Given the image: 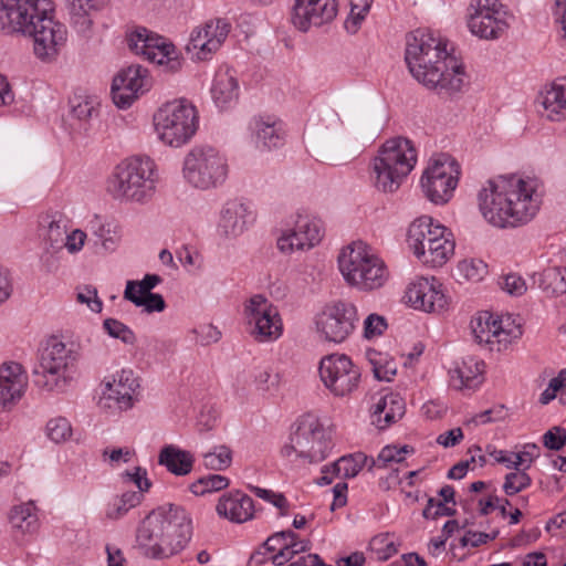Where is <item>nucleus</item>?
Masks as SVG:
<instances>
[{
    "instance_id": "nucleus-1",
    "label": "nucleus",
    "mask_w": 566,
    "mask_h": 566,
    "mask_svg": "<svg viewBox=\"0 0 566 566\" xmlns=\"http://www.w3.org/2000/svg\"><path fill=\"white\" fill-rule=\"evenodd\" d=\"M405 60L412 76L439 94L453 95L469 85L464 65L447 51V41L416 30L407 36Z\"/></svg>"
},
{
    "instance_id": "nucleus-2",
    "label": "nucleus",
    "mask_w": 566,
    "mask_h": 566,
    "mask_svg": "<svg viewBox=\"0 0 566 566\" xmlns=\"http://www.w3.org/2000/svg\"><path fill=\"white\" fill-rule=\"evenodd\" d=\"M538 181L517 176L489 179L478 192V207L483 218L501 229L528 223L537 213L541 197Z\"/></svg>"
},
{
    "instance_id": "nucleus-3",
    "label": "nucleus",
    "mask_w": 566,
    "mask_h": 566,
    "mask_svg": "<svg viewBox=\"0 0 566 566\" xmlns=\"http://www.w3.org/2000/svg\"><path fill=\"white\" fill-rule=\"evenodd\" d=\"M192 536V521L187 511L167 504L153 510L136 530V546L151 559H166L180 553Z\"/></svg>"
},
{
    "instance_id": "nucleus-4",
    "label": "nucleus",
    "mask_w": 566,
    "mask_h": 566,
    "mask_svg": "<svg viewBox=\"0 0 566 566\" xmlns=\"http://www.w3.org/2000/svg\"><path fill=\"white\" fill-rule=\"evenodd\" d=\"M156 165L149 157H130L115 166L106 192L120 202L148 201L156 190Z\"/></svg>"
},
{
    "instance_id": "nucleus-5",
    "label": "nucleus",
    "mask_w": 566,
    "mask_h": 566,
    "mask_svg": "<svg viewBox=\"0 0 566 566\" xmlns=\"http://www.w3.org/2000/svg\"><path fill=\"white\" fill-rule=\"evenodd\" d=\"M417 164V150L405 137L385 142L370 164V180L382 192H395Z\"/></svg>"
},
{
    "instance_id": "nucleus-6",
    "label": "nucleus",
    "mask_w": 566,
    "mask_h": 566,
    "mask_svg": "<svg viewBox=\"0 0 566 566\" xmlns=\"http://www.w3.org/2000/svg\"><path fill=\"white\" fill-rule=\"evenodd\" d=\"M337 261L345 282L358 291H375L388 281L389 271L385 262L363 241L343 248Z\"/></svg>"
},
{
    "instance_id": "nucleus-7",
    "label": "nucleus",
    "mask_w": 566,
    "mask_h": 566,
    "mask_svg": "<svg viewBox=\"0 0 566 566\" xmlns=\"http://www.w3.org/2000/svg\"><path fill=\"white\" fill-rule=\"evenodd\" d=\"M340 124L338 114L332 112L307 126L304 135L307 151L317 161L336 166L361 153L360 145L334 138L333 133L339 129Z\"/></svg>"
},
{
    "instance_id": "nucleus-8",
    "label": "nucleus",
    "mask_w": 566,
    "mask_h": 566,
    "mask_svg": "<svg viewBox=\"0 0 566 566\" xmlns=\"http://www.w3.org/2000/svg\"><path fill=\"white\" fill-rule=\"evenodd\" d=\"M81 356L80 346L52 338L40 359L41 370H35V385L45 390H64L73 379V371Z\"/></svg>"
},
{
    "instance_id": "nucleus-9",
    "label": "nucleus",
    "mask_w": 566,
    "mask_h": 566,
    "mask_svg": "<svg viewBox=\"0 0 566 566\" xmlns=\"http://www.w3.org/2000/svg\"><path fill=\"white\" fill-rule=\"evenodd\" d=\"M153 120L158 139L176 148L195 136L199 124L196 107L184 98L165 103L156 111Z\"/></svg>"
},
{
    "instance_id": "nucleus-10",
    "label": "nucleus",
    "mask_w": 566,
    "mask_h": 566,
    "mask_svg": "<svg viewBox=\"0 0 566 566\" xmlns=\"http://www.w3.org/2000/svg\"><path fill=\"white\" fill-rule=\"evenodd\" d=\"M182 175L193 188L214 189L223 185L228 178V159L211 145H196L184 158Z\"/></svg>"
},
{
    "instance_id": "nucleus-11",
    "label": "nucleus",
    "mask_w": 566,
    "mask_h": 566,
    "mask_svg": "<svg viewBox=\"0 0 566 566\" xmlns=\"http://www.w3.org/2000/svg\"><path fill=\"white\" fill-rule=\"evenodd\" d=\"M331 447V441L318 419L304 417L298 421L289 443L281 449V453L292 462L298 459L311 463L321 462L327 457Z\"/></svg>"
},
{
    "instance_id": "nucleus-12",
    "label": "nucleus",
    "mask_w": 566,
    "mask_h": 566,
    "mask_svg": "<svg viewBox=\"0 0 566 566\" xmlns=\"http://www.w3.org/2000/svg\"><path fill=\"white\" fill-rule=\"evenodd\" d=\"M459 175V164L450 156L430 160L420 180L424 197L436 205L447 203L457 188Z\"/></svg>"
},
{
    "instance_id": "nucleus-13",
    "label": "nucleus",
    "mask_w": 566,
    "mask_h": 566,
    "mask_svg": "<svg viewBox=\"0 0 566 566\" xmlns=\"http://www.w3.org/2000/svg\"><path fill=\"white\" fill-rule=\"evenodd\" d=\"M45 12H53L51 0H0V31L7 35H27Z\"/></svg>"
},
{
    "instance_id": "nucleus-14",
    "label": "nucleus",
    "mask_w": 566,
    "mask_h": 566,
    "mask_svg": "<svg viewBox=\"0 0 566 566\" xmlns=\"http://www.w3.org/2000/svg\"><path fill=\"white\" fill-rule=\"evenodd\" d=\"M509 14L499 0H472L468 7V27L472 34L494 40L509 29Z\"/></svg>"
},
{
    "instance_id": "nucleus-15",
    "label": "nucleus",
    "mask_w": 566,
    "mask_h": 566,
    "mask_svg": "<svg viewBox=\"0 0 566 566\" xmlns=\"http://www.w3.org/2000/svg\"><path fill=\"white\" fill-rule=\"evenodd\" d=\"M358 312L354 303L336 301L325 305L316 317V329L327 342L343 343L356 327Z\"/></svg>"
},
{
    "instance_id": "nucleus-16",
    "label": "nucleus",
    "mask_w": 566,
    "mask_h": 566,
    "mask_svg": "<svg viewBox=\"0 0 566 566\" xmlns=\"http://www.w3.org/2000/svg\"><path fill=\"white\" fill-rule=\"evenodd\" d=\"M128 48L136 54L163 65L170 73L178 72L182 66L176 46L165 38L153 34L145 28H138L127 36Z\"/></svg>"
},
{
    "instance_id": "nucleus-17",
    "label": "nucleus",
    "mask_w": 566,
    "mask_h": 566,
    "mask_svg": "<svg viewBox=\"0 0 566 566\" xmlns=\"http://www.w3.org/2000/svg\"><path fill=\"white\" fill-rule=\"evenodd\" d=\"M319 377L324 386L335 397H346L357 390L360 370L344 354L325 356L319 363Z\"/></svg>"
},
{
    "instance_id": "nucleus-18",
    "label": "nucleus",
    "mask_w": 566,
    "mask_h": 566,
    "mask_svg": "<svg viewBox=\"0 0 566 566\" xmlns=\"http://www.w3.org/2000/svg\"><path fill=\"white\" fill-rule=\"evenodd\" d=\"M231 31L226 19L217 18L195 27L185 46L193 61H209L220 50Z\"/></svg>"
},
{
    "instance_id": "nucleus-19",
    "label": "nucleus",
    "mask_w": 566,
    "mask_h": 566,
    "mask_svg": "<svg viewBox=\"0 0 566 566\" xmlns=\"http://www.w3.org/2000/svg\"><path fill=\"white\" fill-rule=\"evenodd\" d=\"M471 328L479 344L488 345L491 350L501 352L522 335L521 327L511 322V317L493 318L489 313L480 314L471 321Z\"/></svg>"
},
{
    "instance_id": "nucleus-20",
    "label": "nucleus",
    "mask_w": 566,
    "mask_h": 566,
    "mask_svg": "<svg viewBox=\"0 0 566 566\" xmlns=\"http://www.w3.org/2000/svg\"><path fill=\"white\" fill-rule=\"evenodd\" d=\"M245 317L251 335L259 342H271L282 334V321L277 308L264 296L254 295L245 305Z\"/></svg>"
},
{
    "instance_id": "nucleus-21",
    "label": "nucleus",
    "mask_w": 566,
    "mask_h": 566,
    "mask_svg": "<svg viewBox=\"0 0 566 566\" xmlns=\"http://www.w3.org/2000/svg\"><path fill=\"white\" fill-rule=\"evenodd\" d=\"M153 81L147 69L133 64L122 69L113 78L111 93L114 104L128 108L151 88Z\"/></svg>"
},
{
    "instance_id": "nucleus-22",
    "label": "nucleus",
    "mask_w": 566,
    "mask_h": 566,
    "mask_svg": "<svg viewBox=\"0 0 566 566\" xmlns=\"http://www.w3.org/2000/svg\"><path fill=\"white\" fill-rule=\"evenodd\" d=\"M27 35L33 38L34 54L45 62L54 60L66 42V29L53 19L52 12L40 14L34 30H30Z\"/></svg>"
},
{
    "instance_id": "nucleus-23",
    "label": "nucleus",
    "mask_w": 566,
    "mask_h": 566,
    "mask_svg": "<svg viewBox=\"0 0 566 566\" xmlns=\"http://www.w3.org/2000/svg\"><path fill=\"white\" fill-rule=\"evenodd\" d=\"M139 379L132 369H122L106 380L99 403L119 411L130 409L138 400Z\"/></svg>"
},
{
    "instance_id": "nucleus-24",
    "label": "nucleus",
    "mask_w": 566,
    "mask_h": 566,
    "mask_svg": "<svg viewBox=\"0 0 566 566\" xmlns=\"http://www.w3.org/2000/svg\"><path fill=\"white\" fill-rule=\"evenodd\" d=\"M321 220L310 216H298L294 226L282 232L277 239V248L283 253L308 250L322 239Z\"/></svg>"
},
{
    "instance_id": "nucleus-25",
    "label": "nucleus",
    "mask_w": 566,
    "mask_h": 566,
    "mask_svg": "<svg viewBox=\"0 0 566 566\" xmlns=\"http://www.w3.org/2000/svg\"><path fill=\"white\" fill-rule=\"evenodd\" d=\"M337 0H295L291 22L300 31L332 22L337 15Z\"/></svg>"
},
{
    "instance_id": "nucleus-26",
    "label": "nucleus",
    "mask_w": 566,
    "mask_h": 566,
    "mask_svg": "<svg viewBox=\"0 0 566 566\" xmlns=\"http://www.w3.org/2000/svg\"><path fill=\"white\" fill-rule=\"evenodd\" d=\"M406 302L415 310L437 313L448 304L442 284L436 277H419L412 281L405 293Z\"/></svg>"
},
{
    "instance_id": "nucleus-27",
    "label": "nucleus",
    "mask_w": 566,
    "mask_h": 566,
    "mask_svg": "<svg viewBox=\"0 0 566 566\" xmlns=\"http://www.w3.org/2000/svg\"><path fill=\"white\" fill-rule=\"evenodd\" d=\"M251 142L260 151L279 149L285 144L286 132L280 119L274 117H255L249 125Z\"/></svg>"
},
{
    "instance_id": "nucleus-28",
    "label": "nucleus",
    "mask_w": 566,
    "mask_h": 566,
    "mask_svg": "<svg viewBox=\"0 0 566 566\" xmlns=\"http://www.w3.org/2000/svg\"><path fill=\"white\" fill-rule=\"evenodd\" d=\"M28 376L18 363H4L0 366V409L7 410L15 405L24 394Z\"/></svg>"
},
{
    "instance_id": "nucleus-29",
    "label": "nucleus",
    "mask_w": 566,
    "mask_h": 566,
    "mask_svg": "<svg viewBox=\"0 0 566 566\" xmlns=\"http://www.w3.org/2000/svg\"><path fill=\"white\" fill-rule=\"evenodd\" d=\"M255 219L252 206L241 200L228 201L221 210L218 229L226 238H237Z\"/></svg>"
},
{
    "instance_id": "nucleus-30",
    "label": "nucleus",
    "mask_w": 566,
    "mask_h": 566,
    "mask_svg": "<svg viewBox=\"0 0 566 566\" xmlns=\"http://www.w3.org/2000/svg\"><path fill=\"white\" fill-rule=\"evenodd\" d=\"M216 509L220 516L234 523L247 522L254 515L253 500L240 491L222 495Z\"/></svg>"
},
{
    "instance_id": "nucleus-31",
    "label": "nucleus",
    "mask_w": 566,
    "mask_h": 566,
    "mask_svg": "<svg viewBox=\"0 0 566 566\" xmlns=\"http://www.w3.org/2000/svg\"><path fill=\"white\" fill-rule=\"evenodd\" d=\"M543 116L551 122L566 118V76L558 77L541 93Z\"/></svg>"
},
{
    "instance_id": "nucleus-32",
    "label": "nucleus",
    "mask_w": 566,
    "mask_h": 566,
    "mask_svg": "<svg viewBox=\"0 0 566 566\" xmlns=\"http://www.w3.org/2000/svg\"><path fill=\"white\" fill-rule=\"evenodd\" d=\"M447 228L434 224L428 217H421L413 221L408 230V243L416 256L426 251L440 233H446Z\"/></svg>"
},
{
    "instance_id": "nucleus-33",
    "label": "nucleus",
    "mask_w": 566,
    "mask_h": 566,
    "mask_svg": "<svg viewBox=\"0 0 566 566\" xmlns=\"http://www.w3.org/2000/svg\"><path fill=\"white\" fill-rule=\"evenodd\" d=\"M211 95L220 108H227L238 99L239 83L234 70L230 67L218 70L213 78Z\"/></svg>"
},
{
    "instance_id": "nucleus-34",
    "label": "nucleus",
    "mask_w": 566,
    "mask_h": 566,
    "mask_svg": "<svg viewBox=\"0 0 566 566\" xmlns=\"http://www.w3.org/2000/svg\"><path fill=\"white\" fill-rule=\"evenodd\" d=\"M405 413V401L394 392L381 396L371 407L373 423L385 429L396 422Z\"/></svg>"
},
{
    "instance_id": "nucleus-35",
    "label": "nucleus",
    "mask_w": 566,
    "mask_h": 566,
    "mask_svg": "<svg viewBox=\"0 0 566 566\" xmlns=\"http://www.w3.org/2000/svg\"><path fill=\"white\" fill-rule=\"evenodd\" d=\"M195 457L190 451L175 444L165 446L158 454V464L177 476H185L193 469Z\"/></svg>"
},
{
    "instance_id": "nucleus-36",
    "label": "nucleus",
    "mask_w": 566,
    "mask_h": 566,
    "mask_svg": "<svg viewBox=\"0 0 566 566\" xmlns=\"http://www.w3.org/2000/svg\"><path fill=\"white\" fill-rule=\"evenodd\" d=\"M484 363L473 357L464 359L451 376L453 388L475 389L483 382Z\"/></svg>"
},
{
    "instance_id": "nucleus-37",
    "label": "nucleus",
    "mask_w": 566,
    "mask_h": 566,
    "mask_svg": "<svg viewBox=\"0 0 566 566\" xmlns=\"http://www.w3.org/2000/svg\"><path fill=\"white\" fill-rule=\"evenodd\" d=\"M450 237L451 233L448 230L446 233H440L437 239L429 244V248L420 252L417 258L422 263L433 268L443 265L454 253L455 244Z\"/></svg>"
},
{
    "instance_id": "nucleus-38",
    "label": "nucleus",
    "mask_w": 566,
    "mask_h": 566,
    "mask_svg": "<svg viewBox=\"0 0 566 566\" xmlns=\"http://www.w3.org/2000/svg\"><path fill=\"white\" fill-rule=\"evenodd\" d=\"M9 521L13 528L23 534H34L40 526L38 510L32 501L14 505L10 511Z\"/></svg>"
},
{
    "instance_id": "nucleus-39",
    "label": "nucleus",
    "mask_w": 566,
    "mask_h": 566,
    "mask_svg": "<svg viewBox=\"0 0 566 566\" xmlns=\"http://www.w3.org/2000/svg\"><path fill=\"white\" fill-rule=\"evenodd\" d=\"M104 0H71L69 4L70 15L80 32L91 29V13L98 11Z\"/></svg>"
},
{
    "instance_id": "nucleus-40",
    "label": "nucleus",
    "mask_w": 566,
    "mask_h": 566,
    "mask_svg": "<svg viewBox=\"0 0 566 566\" xmlns=\"http://www.w3.org/2000/svg\"><path fill=\"white\" fill-rule=\"evenodd\" d=\"M538 287L548 296L566 293V266L547 268L538 275Z\"/></svg>"
},
{
    "instance_id": "nucleus-41",
    "label": "nucleus",
    "mask_w": 566,
    "mask_h": 566,
    "mask_svg": "<svg viewBox=\"0 0 566 566\" xmlns=\"http://www.w3.org/2000/svg\"><path fill=\"white\" fill-rule=\"evenodd\" d=\"M143 499V494L136 491H128L120 496L113 499L106 507V517L108 520H119L125 516L128 511L137 506Z\"/></svg>"
},
{
    "instance_id": "nucleus-42",
    "label": "nucleus",
    "mask_w": 566,
    "mask_h": 566,
    "mask_svg": "<svg viewBox=\"0 0 566 566\" xmlns=\"http://www.w3.org/2000/svg\"><path fill=\"white\" fill-rule=\"evenodd\" d=\"M367 461L364 453L344 455L332 464L333 473L338 478L349 479L356 476Z\"/></svg>"
},
{
    "instance_id": "nucleus-43",
    "label": "nucleus",
    "mask_w": 566,
    "mask_h": 566,
    "mask_svg": "<svg viewBox=\"0 0 566 566\" xmlns=\"http://www.w3.org/2000/svg\"><path fill=\"white\" fill-rule=\"evenodd\" d=\"M488 272V264L480 259H464L457 265L458 279L467 282H481Z\"/></svg>"
},
{
    "instance_id": "nucleus-44",
    "label": "nucleus",
    "mask_w": 566,
    "mask_h": 566,
    "mask_svg": "<svg viewBox=\"0 0 566 566\" xmlns=\"http://www.w3.org/2000/svg\"><path fill=\"white\" fill-rule=\"evenodd\" d=\"M45 433L52 442L61 444L72 439L73 428L69 419L57 416L46 422Z\"/></svg>"
},
{
    "instance_id": "nucleus-45",
    "label": "nucleus",
    "mask_w": 566,
    "mask_h": 566,
    "mask_svg": "<svg viewBox=\"0 0 566 566\" xmlns=\"http://www.w3.org/2000/svg\"><path fill=\"white\" fill-rule=\"evenodd\" d=\"M133 283H126L124 291V298L132 302L136 306H143L146 312H163L166 307L164 297L160 294H149L148 296L139 297L132 293Z\"/></svg>"
},
{
    "instance_id": "nucleus-46",
    "label": "nucleus",
    "mask_w": 566,
    "mask_h": 566,
    "mask_svg": "<svg viewBox=\"0 0 566 566\" xmlns=\"http://www.w3.org/2000/svg\"><path fill=\"white\" fill-rule=\"evenodd\" d=\"M205 468L213 471L228 469L232 462V452L227 446H217L212 451L202 454Z\"/></svg>"
},
{
    "instance_id": "nucleus-47",
    "label": "nucleus",
    "mask_w": 566,
    "mask_h": 566,
    "mask_svg": "<svg viewBox=\"0 0 566 566\" xmlns=\"http://www.w3.org/2000/svg\"><path fill=\"white\" fill-rule=\"evenodd\" d=\"M229 479L220 474H209L198 479L190 485V491L196 495H203L206 493L218 492L229 485Z\"/></svg>"
},
{
    "instance_id": "nucleus-48",
    "label": "nucleus",
    "mask_w": 566,
    "mask_h": 566,
    "mask_svg": "<svg viewBox=\"0 0 566 566\" xmlns=\"http://www.w3.org/2000/svg\"><path fill=\"white\" fill-rule=\"evenodd\" d=\"M413 452L409 446L400 448L396 446H386L381 449L376 460H373V465L377 468H387L390 463H399L405 460L408 453Z\"/></svg>"
},
{
    "instance_id": "nucleus-49",
    "label": "nucleus",
    "mask_w": 566,
    "mask_h": 566,
    "mask_svg": "<svg viewBox=\"0 0 566 566\" xmlns=\"http://www.w3.org/2000/svg\"><path fill=\"white\" fill-rule=\"evenodd\" d=\"M532 484L531 476L526 473L524 469H515L514 472H511L505 475L503 491L506 495H515L516 493L527 489Z\"/></svg>"
},
{
    "instance_id": "nucleus-50",
    "label": "nucleus",
    "mask_w": 566,
    "mask_h": 566,
    "mask_svg": "<svg viewBox=\"0 0 566 566\" xmlns=\"http://www.w3.org/2000/svg\"><path fill=\"white\" fill-rule=\"evenodd\" d=\"M103 328L111 337L118 338L124 344L133 345L136 342L135 333L127 325H125L118 319H104Z\"/></svg>"
},
{
    "instance_id": "nucleus-51",
    "label": "nucleus",
    "mask_w": 566,
    "mask_h": 566,
    "mask_svg": "<svg viewBox=\"0 0 566 566\" xmlns=\"http://www.w3.org/2000/svg\"><path fill=\"white\" fill-rule=\"evenodd\" d=\"M250 491L258 497L271 503L280 510V515L285 516L289 513L290 504L283 493H277L272 490L263 489L255 485L249 486Z\"/></svg>"
},
{
    "instance_id": "nucleus-52",
    "label": "nucleus",
    "mask_w": 566,
    "mask_h": 566,
    "mask_svg": "<svg viewBox=\"0 0 566 566\" xmlns=\"http://www.w3.org/2000/svg\"><path fill=\"white\" fill-rule=\"evenodd\" d=\"M374 0H349L350 13L346 21V28L352 32H356L360 22L365 19L370 10Z\"/></svg>"
},
{
    "instance_id": "nucleus-53",
    "label": "nucleus",
    "mask_w": 566,
    "mask_h": 566,
    "mask_svg": "<svg viewBox=\"0 0 566 566\" xmlns=\"http://www.w3.org/2000/svg\"><path fill=\"white\" fill-rule=\"evenodd\" d=\"M76 301L81 304H85L94 313L102 312L103 302L99 300L97 295V290L92 285H84L77 287Z\"/></svg>"
},
{
    "instance_id": "nucleus-54",
    "label": "nucleus",
    "mask_w": 566,
    "mask_h": 566,
    "mask_svg": "<svg viewBox=\"0 0 566 566\" xmlns=\"http://www.w3.org/2000/svg\"><path fill=\"white\" fill-rule=\"evenodd\" d=\"M499 285L511 296H521L527 291L525 280L516 273H510L500 277Z\"/></svg>"
},
{
    "instance_id": "nucleus-55",
    "label": "nucleus",
    "mask_w": 566,
    "mask_h": 566,
    "mask_svg": "<svg viewBox=\"0 0 566 566\" xmlns=\"http://www.w3.org/2000/svg\"><path fill=\"white\" fill-rule=\"evenodd\" d=\"M387 329V322L384 316L369 314L364 321V337L373 339L380 336Z\"/></svg>"
},
{
    "instance_id": "nucleus-56",
    "label": "nucleus",
    "mask_w": 566,
    "mask_h": 566,
    "mask_svg": "<svg viewBox=\"0 0 566 566\" xmlns=\"http://www.w3.org/2000/svg\"><path fill=\"white\" fill-rule=\"evenodd\" d=\"M163 282V279L157 274H146L140 281L129 280L126 283H133L132 293L136 296H148L151 293V290L156 287L159 283Z\"/></svg>"
},
{
    "instance_id": "nucleus-57",
    "label": "nucleus",
    "mask_w": 566,
    "mask_h": 566,
    "mask_svg": "<svg viewBox=\"0 0 566 566\" xmlns=\"http://www.w3.org/2000/svg\"><path fill=\"white\" fill-rule=\"evenodd\" d=\"M514 463L516 469L527 470L531 468L532 462L539 455V448L534 443H527L523 450L513 452Z\"/></svg>"
},
{
    "instance_id": "nucleus-58",
    "label": "nucleus",
    "mask_w": 566,
    "mask_h": 566,
    "mask_svg": "<svg viewBox=\"0 0 566 566\" xmlns=\"http://www.w3.org/2000/svg\"><path fill=\"white\" fill-rule=\"evenodd\" d=\"M391 534L385 533L375 536L371 541L373 546L381 553L380 558L387 559L397 554L398 547L391 539Z\"/></svg>"
},
{
    "instance_id": "nucleus-59",
    "label": "nucleus",
    "mask_w": 566,
    "mask_h": 566,
    "mask_svg": "<svg viewBox=\"0 0 566 566\" xmlns=\"http://www.w3.org/2000/svg\"><path fill=\"white\" fill-rule=\"evenodd\" d=\"M455 513V510L447 506V502L437 501L429 499L428 503L422 512L424 518H437L439 516H451Z\"/></svg>"
},
{
    "instance_id": "nucleus-60",
    "label": "nucleus",
    "mask_w": 566,
    "mask_h": 566,
    "mask_svg": "<svg viewBox=\"0 0 566 566\" xmlns=\"http://www.w3.org/2000/svg\"><path fill=\"white\" fill-rule=\"evenodd\" d=\"M94 233L98 237L103 248L107 251H113L118 242V237L111 229V224H104L98 222V227L95 229Z\"/></svg>"
},
{
    "instance_id": "nucleus-61",
    "label": "nucleus",
    "mask_w": 566,
    "mask_h": 566,
    "mask_svg": "<svg viewBox=\"0 0 566 566\" xmlns=\"http://www.w3.org/2000/svg\"><path fill=\"white\" fill-rule=\"evenodd\" d=\"M177 258L180 263L186 268L200 269L202 264V258L199 252L192 250L189 247H182L177 251Z\"/></svg>"
},
{
    "instance_id": "nucleus-62",
    "label": "nucleus",
    "mask_w": 566,
    "mask_h": 566,
    "mask_svg": "<svg viewBox=\"0 0 566 566\" xmlns=\"http://www.w3.org/2000/svg\"><path fill=\"white\" fill-rule=\"evenodd\" d=\"M544 446L551 450H559L566 443V433L560 428H553L548 430L544 437Z\"/></svg>"
},
{
    "instance_id": "nucleus-63",
    "label": "nucleus",
    "mask_w": 566,
    "mask_h": 566,
    "mask_svg": "<svg viewBox=\"0 0 566 566\" xmlns=\"http://www.w3.org/2000/svg\"><path fill=\"white\" fill-rule=\"evenodd\" d=\"M255 382L261 390L270 391L277 388L280 376L279 374L264 369L259 371V374L255 376Z\"/></svg>"
},
{
    "instance_id": "nucleus-64",
    "label": "nucleus",
    "mask_w": 566,
    "mask_h": 566,
    "mask_svg": "<svg viewBox=\"0 0 566 566\" xmlns=\"http://www.w3.org/2000/svg\"><path fill=\"white\" fill-rule=\"evenodd\" d=\"M497 535V532H495L492 536L483 533V532H467L463 537L461 538V545L462 546H472L478 547L482 544L488 543L491 539H494Z\"/></svg>"
}]
</instances>
